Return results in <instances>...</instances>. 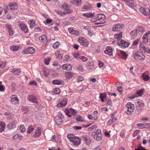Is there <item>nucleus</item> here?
Masks as SVG:
<instances>
[{
	"instance_id": "nucleus-55",
	"label": "nucleus",
	"mask_w": 150,
	"mask_h": 150,
	"mask_svg": "<svg viewBox=\"0 0 150 150\" xmlns=\"http://www.w3.org/2000/svg\"><path fill=\"white\" fill-rule=\"evenodd\" d=\"M53 92L55 94H57L60 93V90L58 88H56L53 90Z\"/></svg>"
},
{
	"instance_id": "nucleus-9",
	"label": "nucleus",
	"mask_w": 150,
	"mask_h": 150,
	"mask_svg": "<svg viewBox=\"0 0 150 150\" xmlns=\"http://www.w3.org/2000/svg\"><path fill=\"white\" fill-rule=\"evenodd\" d=\"M117 44L122 48H125L128 47L129 44L128 42L125 41L123 40H119L117 42Z\"/></svg>"
},
{
	"instance_id": "nucleus-10",
	"label": "nucleus",
	"mask_w": 150,
	"mask_h": 150,
	"mask_svg": "<svg viewBox=\"0 0 150 150\" xmlns=\"http://www.w3.org/2000/svg\"><path fill=\"white\" fill-rule=\"evenodd\" d=\"M23 54H33L35 53V50L32 47H29L25 50H24L22 51Z\"/></svg>"
},
{
	"instance_id": "nucleus-11",
	"label": "nucleus",
	"mask_w": 150,
	"mask_h": 150,
	"mask_svg": "<svg viewBox=\"0 0 150 150\" xmlns=\"http://www.w3.org/2000/svg\"><path fill=\"white\" fill-rule=\"evenodd\" d=\"M144 30V28L142 27L139 28L137 29L134 30L132 31L130 34L131 36L136 37L137 34V33H140L142 34Z\"/></svg>"
},
{
	"instance_id": "nucleus-30",
	"label": "nucleus",
	"mask_w": 150,
	"mask_h": 150,
	"mask_svg": "<svg viewBox=\"0 0 150 150\" xmlns=\"http://www.w3.org/2000/svg\"><path fill=\"white\" fill-rule=\"evenodd\" d=\"M83 15L85 17L91 18L95 16V13L94 12H93L89 13H84Z\"/></svg>"
},
{
	"instance_id": "nucleus-35",
	"label": "nucleus",
	"mask_w": 150,
	"mask_h": 150,
	"mask_svg": "<svg viewBox=\"0 0 150 150\" xmlns=\"http://www.w3.org/2000/svg\"><path fill=\"white\" fill-rule=\"evenodd\" d=\"M5 124L4 122L0 123V132H2L4 131L5 128Z\"/></svg>"
},
{
	"instance_id": "nucleus-64",
	"label": "nucleus",
	"mask_w": 150,
	"mask_h": 150,
	"mask_svg": "<svg viewBox=\"0 0 150 150\" xmlns=\"http://www.w3.org/2000/svg\"><path fill=\"white\" fill-rule=\"evenodd\" d=\"M106 97V95L105 93H100V98H105Z\"/></svg>"
},
{
	"instance_id": "nucleus-63",
	"label": "nucleus",
	"mask_w": 150,
	"mask_h": 150,
	"mask_svg": "<svg viewBox=\"0 0 150 150\" xmlns=\"http://www.w3.org/2000/svg\"><path fill=\"white\" fill-rule=\"evenodd\" d=\"M77 68L81 71H83L84 70L82 66L79 65L77 67Z\"/></svg>"
},
{
	"instance_id": "nucleus-38",
	"label": "nucleus",
	"mask_w": 150,
	"mask_h": 150,
	"mask_svg": "<svg viewBox=\"0 0 150 150\" xmlns=\"http://www.w3.org/2000/svg\"><path fill=\"white\" fill-rule=\"evenodd\" d=\"M55 55L58 59H60L62 58L63 55L62 54H60V52L59 51H57L55 53Z\"/></svg>"
},
{
	"instance_id": "nucleus-22",
	"label": "nucleus",
	"mask_w": 150,
	"mask_h": 150,
	"mask_svg": "<svg viewBox=\"0 0 150 150\" xmlns=\"http://www.w3.org/2000/svg\"><path fill=\"white\" fill-rule=\"evenodd\" d=\"M150 34V31H148L144 35L143 38V42L144 43H146L148 42V35Z\"/></svg>"
},
{
	"instance_id": "nucleus-43",
	"label": "nucleus",
	"mask_w": 150,
	"mask_h": 150,
	"mask_svg": "<svg viewBox=\"0 0 150 150\" xmlns=\"http://www.w3.org/2000/svg\"><path fill=\"white\" fill-rule=\"evenodd\" d=\"M139 42H140V39H137L134 41L132 45L134 46H137Z\"/></svg>"
},
{
	"instance_id": "nucleus-25",
	"label": "nucleus",
	"mask_w": 150,
	"mask_h": 150,
	"mask_svg": "<svg viewBox=\"0 0 150 150\" xmlns=\"http://www.w3.org/2000/svg\"><path fill=\"white\" fill-rule=\"evenodd\" d=\"M16 75H20L22 73L21 71L19 69H13L12 71H11Z\"/></svg>"
},
{
	"instance_id": "nucleus-14",
	"label": "nucleus",
	"mask_w": 150,
	"mask_h": 150,
	"mask_svg": "<svg viewBox=\"0 0 150 150\" xmlns=\"http://www.w3.org/2000/svg\"><path fill=\"white\" fill-rule=\"evenodd\" d=\"M81 139L84 141L87 145H89L91 143V141L89 137L86 135H84L81 137Z\"/></svg>"
},
{
	"instance_id": "nucleus-51",
	"label": "nucleus",
	"mask_w": 150,
	"mask_h": 150,
	"mask_svg": "<svg viewBox=\"0 0 150 150\" xmlns=\"http://www.w3.org/2000/svg\"><path fill=\"white\" fill-rule=\"evenodd\" d=\"M20 129L21 132H23L25 131L26 129L24 126L23 125H21L20 127Z\"/></svg>"
},
{
	"instance_id": "nucleus-13",
	"label": "nucleus",
	"mask_w": 150,
	"mask_h": 150,
	"mask_svg": "<svg viewBox=\"0 0 150 150\" xmlns=\"http://www.w3.org/2000/svg\"><path fill=\"white\" fill-rule=\"evenodd\" d=\"M105 18V16L103 14H100L98 15L96 17L94 20H92V21H102Z\"/></svg>"
},
{
	"instance_id": "nucleus-54",
	"label": "nucleus",
	"mask_w": 150,
	"mask_h": 150,
	"mask_svg": "<svg viewBox=\"0 0 150 150\" xmlns=\"http://www.w3.org/2000/svg\"><path fill=\"white\" fill-rule=\"evenodd\" d=\"M81 59L83 62H85L88 60V59L86 57L84 56L81 55L80 56V59Z\"/></svg>"
},
{
	"instance_id": "nucleus-20",
	"label": "nucleus",
	"mask_w": 150,
	"mask_h": 150,
	"mask_svg": "<svg viewBox=\"0 0 150 150\" xmlns=\"http://www.w3.org/2000/svg\"><path fill=\"white\" fill-rule=\"evenodd\" d=\"M104 52L105 54L108 55H111L112 54V49L110 47H107L104 51Z\"/></svg>"
},
{
	"instance_id": "nucleus-42",
	"label": "nucleus",
	"mask_w": 150,
	"mask_h": 150,
	"mask_svg": "<svg viewBox=\"0 0 150 150\" xmlns=\"http://www.w3.org/2000/svg\"><path fill=\"white\" fill-rule=\"evenodd\" d=\"M117 120L116 118H113L112 119L109 120L107 122V124L108 125H110L113 122L116 121Z\"/></svg>"
},
{
	"instance_id": "nucleus-37",
	"label": "nucleus",
	"mask_w": 150,
	"mask_h": 150,
	"mask_svg": "<svg viewBox=\"0 0 150 150\" xmlns=\"http://www.w3.org/2000/svg\"><path fill=\"white\" fill-rule=\"evenodd\" d=\"M91 7V4L89 3H87L83 6L82 8L85 10H88Z\"/></svg>"
},
{
	"instance_id": "nucleus-4",
	"label": "nucleus",
	"mask_w": 150,
	"mask_h": 150,
	"mask_svg": "<svg viewBox=\"0 0 150 150\" xmlns=\"http://www.w3.org/2000/svg\"><path fill=\"white\" fill-rule=\"evenodd\" d=\"M133 56L134 59L137 60L140 59L142 60V59H144L145 58V56L144 54L138 51L133 54Z\"/></svg>"
},
{
	"instance_id": "nucleus-50",
	"label": "nucleus",
	"mask_w": 150,
	"mask_h": 150,
	"mask_svg": "<svg viewBox=\"0 0 150 150\" xmlns=\"http://www.w3.org/2000/svg\"><path fill=\"white\" fill-rule=\"evenodd\" d=\"M88 118L90 119L91 120H97V116H95L94 117H93L91 115H89L88 116Z\"/></svg>"
},
{
	"instance_id": "nucleus-3",
	"label": "nucleus",
	"mask_w": 150,
	"mask_h": 150,
	"mask_svg": "<svg viewBox=\"0 0 150 150\" xmlns=\"http://www.w3.org/2000/svg\"><path fill=\"white\" fill-rule=\"evenodd\" d=\"M127 110L125 111L126 113L128 115H130L135 110V106L134 105L130 102L127 103L126 105Z\"/></svg>"
},
{
	"instance_id": "nucleus-29",
	"label": "nucleus",
	"mask_w": 150,
	"mask_h": 150,
	"mask_svg": "<svg viewBox=\"0 0 150 150\" xmlns=\"http://www.w3.org/2000/svg\"><path fill=\"white\" fill-rule=\"evenodd\" d=\"M114 38L115 39H117L118 41L120 40V39L122 38V32H120L119 33L115 34Z\"/></svg>"
},
{
	"instance_id": "nucleus-16",
	"label": "nucleus",
	"mask_w": 150,
	"mask_h": 150,
	"mask_svg": "<svg viewBox=\"0 0 150 150\" xmlns=\"http://www.w3.org/2000/svg\"><path fill=\"white\" fill-rule=\"evenodd\" d=\"M11 102L12 104H18L19 103V100L17 96L13 95L10 97Z\"/></svg>"
},
{
	"instance_id": "nucleus-40",
	"label": "nucleus",
	"mask_w": 150,
	"mask_h": 150,
	"mask_svg": "<svg viewBox=\"0 0 150 150\" xmlns=\"http://www.w3.org/2000/svg\"><path fill=\"white\" fill-rule=\"evenodd\" d=\"M22 111L25 114H26L28 112L29 109L27 107H23L22 108Z\"/></svg>"
},
{
	"instance_id": "nucleus-1",
	"label": "nucleus",
	"mask_w": 150,
	"mask_h": 150,
	"mask_svg": "<svg viewBox=\"0 0 150 150\" xmlns=\"http://www.w3.org/2000/svg\"><path fill=\"white\" fill-rule=\"evenodd\" d=\"M67 137L74 145L78 146L80 143V139L78 137L75 136L74 134H69L67 135Z\"/></svg>"
},
{
	"instance_id": "nucleus-31",
	"label": "nucleus",
	"mask_w": 150,
	"mask_h": 150,
	"mask_svg": "<svg viewBox=\"0 0 150 150\" xmlns=\"http://www.w3.org/2000/svg\"><path fill=\"white\" fill-rule=\"evenodd\" d=\"M74 73L70 72H66L65 73V77L67 79H69L72 77Z\"/></svg>"
},
{
	"instance_id": "nucleus-53",
	"label": "nucleus",
	"mask_w": 150,
	"mask_h": 150,
	"mask_svg": "<svg viewBox=\"0 0 150 150\" xmlns=\"http://www.w3.org/2000/svg\"><path fill=\"white\" fill-rule=\"evenodd\" d=\"M81 56L77 53L74 54L73 55V57L78 60L80 59Z\"/></svg>"
},
{
	"instance_id": "nucleus-39",
	"label": "nucleus",
	"mask_w": 150,
	"mask_h": 150,
	"mask_svg": "<svg viewBox=\"0 0 150 150\" xmlns=\"http://www.w3.org/2000/svg\"><path fill=\"white\" fill-rule=\"evenodd\" d=\"M142 77L143 79L145 81H147L149 79V76L145 74H142Z\"/></svg>"
},
{
	"instance_id": "nucleus-59",
	"label": "nucleus",
	"mask_w": 150,
	"mask_h": 150,
	"mask_svg": "<svg viewBox=\"0 0 150 150\" xmlns=\"http://www.w3.org/2000/svg\"><path fill=\"white\" fill-rule=\"evenodd\" d=\"M139 132L140 131L139 130H135L132 134L133 136V137H135L137 134L139 133Z\"/></svg>"
},
{
	"instance_id": "nucleus-7",
	"label": "nucleus",
	"mask_w": 150,
	"mask_h": 150,
	"mask_svg": "<svg viewBox=\"0 0 150 150\" xmlns=\"http://www.w3.org/2000/svg\"><path fill=\"white\" fill-rule=\"evenodd\" d=\"M124 27L122 24L117 23L113 26L112 30L114 31H120Z\"/></svg>"
},
{
	"instance_id": "nucleus-48",
	"label": "nucleus",
	"mask_w": 150,
	"mask_h": 150,
	"mask_svg": "<svg viewBox=\"0 0 150 150\" xmlns=\"http://www.w3.org/2000/svg\"><path fill=\"white\" fill-rule=\"evenodd\" d=\"M34 130V128L32 126H30L28 127V132L30 133V132H33Z\"/></svg>"
},
{
	"instance_id": "nucleus-47",
	"label": "nucleus",
	"mask_w": 150,
	"mask_h": 150,
	"mask_svg": "<svg viewBox=\"0 0 150 150\" xmlns=\"http://www.w3.org/2000/svg\"><path fill=\"white\" fill-rule=\"evenodd\" d=\"M59 42L57 41L54 44L53 46V47L54 49H57L59 46Z\"/></svg>"
},
{
	"instance_id": "nucleus-56",
	"label": "nucleus",
	"mask_w": 150,
	"mask_h": 150,
	"mask_svg": "<svg viewBox=\"0 0 150 150\" xmlns=\"http://www.w3.org/2000/svg\"><path fill=\"white\" fill-rule=\"evenodd\" d=\"M6 28L8 29V30L12 28V26L9 23H7L5 25Z\"/></svg>"
},
{
	"instance_id": "nucleus-33",
	"label": "nucleus",
	"mask_w": 150,
	"mask_h": 150,
	"mask_svg": "<svg viewBox=\"0 0 150 150\" xmlns=\"http://www.w3.org/2000/svg\"><path fill=\"white\" fill-rule=\"evenodd\" d=\"M28 23L30 24V28L32 29L34 28L35 25V22L34 20H32L28 21Z\"/></svg>"
},
{
	"instance_id": "nucleus-36",
	"label": "nucleus",
	"mask_w": 150,
	"mask_h": 150,
	"mask_svg": "<svg viewBox=\"0 0 150 150\" xmlns=\"http://www.w3.org/2000/svg\"><path fill=\"white\" fill-rule=\"evenodd\" d=\"M10 50L13 51H18L19 50V46H18L12 45L10 47Z\"/></svg>"
},
{
	"instance_id": "nucleus-27",
	"label": "nucleus",
	"mask_w": 150,
	"mask_h": 150,
	"mask_svg": "<svg viewBox=\"0 0 150 150\" xmlns=\"http://www.w3.org/2000/svg\"><path fill=\"white\" fill-rule=\"evenodd\" d=\"M139 11L144 16H147L149 14L148 12L146 11L145 9L143 7L140 8Z\"/></svg>"
},
{
	"instance_id": "nucleus-49",
	"label": "nucleus",
	"mask_w": 150,
	"mask_h": 150,
	"mask_svg": "<svg viewBox=\"0 0 150 150\" xmlns=\"http://www.w3.org/2000/svg\"><path fill=\"white\" fill-rule=\"evenodd\" d=\"M23 138V137L21 136H19L18 134H16L13 137V138L14 139H21Z\"/></svg>"
},
{
	"instance_id": "nucleus-8",
	"label": "nucleus",
	"mask_w": 150,
	"mask_h": 150,
	"mask_svg": "<svg viewBox=\"0 0 150 150\" xmlns=\"http://www.w3.org/2000/svg\"><path fill=\"white\" fill-rule=\"evenodd\" d=\"M41 129L40 127H37L35 130L34 132L32 133V136L33 137H39L41 134Z\"/></svg>"
},
{
	"instance_id": "nucleus-52",
	"label": "nucleus",
	"mask_w": 150,
	"mask_h": 150,
	"mask_svg": "<svg viewBox=\"0 0 150 150\" xmlns=\"http://www.w3.org/2000/svg\"><path fill=\"white\" fill-rule=\"evenodd\" d=\"M76 120L79 122H82L83 121L82 119V117L79 115L77 116Z\"/></svg>"
},
{
	"instance_id": "nucleus-2",
	"label": "nucleus",
	"mask_w": 150,
	"mask_h": 150,
	"mask_svg": "<svg viewBox=\"0 0 150 150\" xmlns=\"http://www.w3.org/2000/svg\"><path fill=\"white\" fill-rule=\"evenodd\" d=\"M91 136L95 140L97 141H99L102 139V134L101 133V130L98 129L96 132H93L92 133Z\"/></svg>"
},
{
	"instance_id": "nucleus-26",
	"label": "nucleus",
	"mask_w": 150,
	"mask_h": 150,
	"mask_svg": "<svg viewBox=\"0 0 150 150\" xmlns=\"http://www.w3.org/2000/svg\"><path fill=\"white\" fill-rule=\"evenodd\" d=\"M39 40L41 42H47V37L45 35L43 34L41 36L39 37Z\"/></svg>"
},
{
	"instance_id": "nucleus-60",
	"label": "nucleus",
	"mask_w": 150,
	"mask_h": 150,
	"mask_svg": "<svg viewBox=\"0 0 150 150\" xmlns=\"http://www.w3.org/2000/svg\"><path fill=\"white\" fill-rule=\"evenodd\" d=\"M52 21V20L51 19H46V21H44L43 22V23H45V24H46V23H47V24H50V23Z\"/></svg>"
},
{
	"instance_id": "nucleus-12",
	"label": "nucleus",
	"mask_w": 150,
	"mask_h": 150,
	"mask_svg": "<svg viewBox=\"0 0 150 150\" xmlns=\"http://www.w3.org/2000/svg\"><path fill=\"white\" fill-rule=\"evenodd\" d=\"M144 91V89H140L139 91H137L134 95L130 97V98L133 99H134L135 98L138 97L139 96H141L143 94Z\"/></svg>"
},
{
	"instance_id": "nucleus-24",
	"label": "nucleus",
	"mask_w": 150,
	"mask_h": 150,
	"mask_svg": "<svg viewBox=\"0 0 150 150\" xmlns=\"http://www.w3.org/2000/svg\"><path fill=\"white\" fill-rule=\"evenodd\" d=\"M62 68L64 70L69 71L72 69V66L70 64H64L62 65Z\"/></svg>"
},
{
	"instance_id": "nucleus-6",
	"label": "nucleus",
	"mask_w": 150,
	"mask_h": 150,
	"mask_svg": "<svg viewBox=\"0 0 150 150\" xmlns=\"http://www.w3.org/2000/svg\"><path fill=\"white\" fill-rule=\"evenodd\" d=\"M64 112L68 117H71L72 115H74L76 113V112L74 109L72 108H67L65 110Z\"/></svg>"
},
{
	"instance_id": "nucleus-46",
	"label": "nucleus",
	"mask_w": 150,
	"mask_h": 150,
	"mask_svg": "<svg viewBox=\"0 0 150 150\" xmlns=\"http://www.w3.org/2000/svg\"><path fill=\"white\" fill-rule=\"evenodd\" d=\"M52 83L54 85H59L61 83V81L58 80H54L52 81Z\"/></svg>"
},
{
	"instance_id": "nucleus-45",
	"label": "nucleus",
	"mask_w": 150,
	"mask_h": 150,
	"mask_svg": "<svg viewBox=\"0 0 150 150\" xmlns=\"http://www.w3.org/2000/svg\"><path fill=\"white\" fill-rule=\"evenodd\" d=\"M120 53L122 55V58L126 59L127 57V55L126 53L123 51H121Z\"/></svg>"
},
{
	"instance_id": "nucleus-57",
	"label": "nucleus",
	"mask_w": 150,
	"mask_h": 150,
	"mask_svg": "<svg viewBox=\"0 0 150 150\" xmlns=\"http://www.w3.org/2000/svg\"><path fill=\"white\" fill-rule=\"evenodd\" d=\"M77 79L78 82H80L83 81L84 79V78L83 77L79 76L77 77Z\"/></svg>"
},
{
	"instance_id": "nucleus-17",
	"label": "nucleus",
	"mask_w": 150,
	"mask_h": 150,
	"mask_svg": "<svg viewBox=\"0 0 150 150\" xmlns=\"http://www.w3.org/2000/svg\"><path fill=\"white\" fill-rule=\"evenodd\" d=\"M8 6L7 7L9 10H14L17 9L18 8V5L15 2L10 3L8 5Z\"/></svg>"
},
{
	"instance_id": "nucleus-62",
	"label": "nucleus",
	"mask_w": 150,
	"mask_h": 150,
	"mask_svg": "<svg viewBox=\"0 0 150 150\" xmlns=\"http://www.w3.org/2000/svg\"><path fill=\"white\" fill-rule=\"evenodd\" d=\"M81 0H75L74 3L76 4V5H79L81 3Z\"/></svg>"
},
{
	"instance_id": "nucleus-61",
	"label": "nucleus",
	"mask_w": 150,
	"mask_h": 150,
	"mask_svg": "<svg viewBox=\"0 0 150 150\" xmlns=\"http://www.w3.org/2000/svg\"><path fill=\"white\" fill-rule=\"evenodd\" d=\"M97 127V126L96 125H93L91 127L88 128L90 130H92L96 129Z\"/></svg>"
},
{
	"instance_id": "nucleus-34",
	"label": "nucleus",
	"mask_w": 150,
	"mask_h": 150,
	"mask_svg": "<svg viewBox=\"0 0 150 150\" xmlns=\"http://www.w3.org/2000/svg\"><path fill=\"white\" fill-rule=\"evenodd\" d=\"M15 122H11L9 124L7 127L8 129H11L15 127Z\"/></svg>"
},
{
	"instance_id": "nucleus-28",
	"label": "nucleus",
	"mask_w": 150,
	"mask_h": 150,
	"mask_svg": "<svg viewBox=\"0 0 150 150\" xmlns=\"http://www.w3.org/2000/svg\"><path fill=\"white\" fill-rule=\"evenodd\" d=\"M63 8L65 9L66 12L69 13L72 12V10L69 9L68 8V5L67 4H64L63 5Z\"/></svg>"
},
{
	"instance_id": "nucleus-21",
	"label": "nucleus",
	"mask_w": 150,
	"mask_h": 150,
	"mask_svg": "<svg viewBox=\"0 0 150 150\" xmlns=\"http://www.w3.org/2000/svg\"><path fill=\"white\" fill-rule=\"evenodd\" d=\"M19 27L25 33H26L28 31V28L26 25L23 23H21L19 25Z\"/></svg>"
},
{
	"instance_id": "nucleus-23",
	"label": "nucleus",
	"mask_w": 150,
	"mask_h": 150,
	"mask_svg": "<svg viewBox=\"0 0 150 150\" xmlns=\"http://www.w3.org/2000/svg\"><path fill=\"white\" fill-rule=\"evenodd\" d=\"M55 120L57 124L58 125H61L63 123L62 118L59 116L56 117L55 118Z\"/></svg>"
},
{
	"instance_id": "nucleus-5",
	"label": "nucleus",
	"mask_w": 150,
	"mask_h": 150,
	"mask_svg": "<svg viewBox=\"0 0 150 150\" xmlns=\"http://www.w3.org/2000/svg\"><path fill=\"white\" fill-rule=\"evenodd\" d=\"M78 41L81 45L85 47H87L89 45L88 40L87 39L82 37L79 38Z\"/></svg>"
},
{
	"instance_id": "nucleus-32",
	"label": "nucleus",
	"mask_w": 150,
	"mask_h": 150,
	"mask_svg": "<svg viewBox=\"0 0 150 150\" xmlns=\"http://www.w3.org/2000/svg\"><path fill=\"white\" fill-rule=\"evenodd\" d=\"M68 29L69 33L71 34L76 35H78L79 34V33L78 31L74 30L72 28H69Z\"/></svg>"
},
{
	"instance_id": "nucleus-18",
	"label": "nucleus",
	"mask_w": 150,
	"mask_h": 150,
	"mask_svg": "<svg viewBox=\"0 0 150 150\" xmlns=\"http://www.w3.org/2000/svg\"><path fill=\"white\" fill-rule=\"evenodd\" d=\"M67 100L66 98H64L59 103L57 104V107H64L66 105Z\"/></svg>"
},
{
	"instance_id": "nucleus-44",
	"label": "nucleus",
	"mask_w": 150,
	"mask_h": 150,
	"mask_svg": "<svg viewBox=\"0 0 150 150\" xmlns=\"http://www.w3.org/2000/svg\"><path fill=\"white\" fill-rule=\"evenodd\" d=\"M144 105V104L141 100L138 101L137 103V105H138L140 107H143Z\"/></svg>"
},
{
	"instance_id": "nucleus-15",
	"label": "nucleus",
	"mask_w": 150,
	"mask_h": 150,
	"mask_svg": "<svg viewBox=\"0 0 150 150\" xmlns=\"http://www.w3.org/2000/svg\"><path fill=\"white\" fill-rule=\"evenodd\" d=\"M139 48V50L142 53H147L150 54V50L148 48L142 45H140Z\"/></svg>"
},
{
	"instance_id": "nucleus-58",
	"label": "nucleus",
	"mask_w": 150,
	"mask_h": 150,
	"mask_svg": "<svg viewBox=\"0 0 150 150\" xmlns=\"http://www.w3.org/2000/svg\"><path fill=\"white\" fill-rule=\"evenodd\" d=\"M50 60V59L49 58H48L45 59L44 60V62L46 64L48 65L49 64V63Z\"/></svg>"
},
{
	"instance_id": "nucleus-41",
	"label": "nucleus",
	"mask_w": 150,
	"mask_h": 150,
	"mask_svg": "<svg viewBox=\"0 0 150 150\" xmlns=\"http://www.w3.org/2000/svg\"><path fill=\"white\" fill-rule=\"evenodd\" d=\"M147 125H148V123H139L137 124V125L138 127L140 128V127H143L144 128H145L147 127H149Z\"/></svg>"
},
{
	"instance_id": "nucleus-19",
	"label": "nucleus",
	"mask_w": 150,
	"mask_h": 150,
	"mask_svg": "<svg viewBox=\"0 0 150 150\" xmlns=\"http://www.w3.org/2000/svg\"><path fill=\"white\" fill-rule=\"evenodd\" d=\"M28 100L33 103H38L37 100L35 96L34 95L29 96L28 97Z\"/></svg>"
}]
</instances>
